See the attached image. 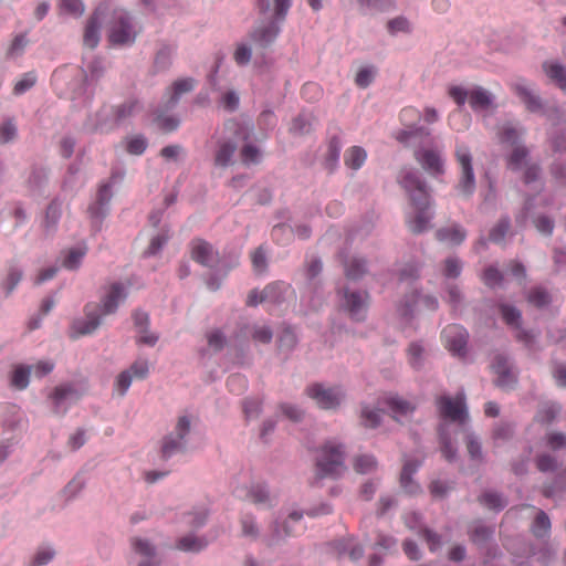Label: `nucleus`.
Listing matches in <instances>:
<instances>
[{
  "label": "nucleus",
  "instance_id": "nucleus-3",
  "mask_svg": "<svg viewBox=\"0 0 566 566\" xmlns=\"http://www.w3.org/2000/svg\"><path fill=\"white\" fill-rule=\"evenodd\" d=\"M345 470V452L342 444L327 441L317 449L315 455V478L317 480L324 478L336 479Z\"/></svg>",
  "mask_w": 566,
  "mask_h": 566
},
{
  "label": "nucleus",
  "instance_id": "nucleus-24",
  "mask_svg": "<svg viewBox=\"0 0 566 566\" xmlns=\"http://www.w3.org/2000/svg\"><path fill=\"white\" fill-rule=\"evenodd\" d=\"M513 90L526 105L528 111L537 112L541 109L542 104L539 98L532 93L524 81L514 83Z\"/></svg>",
  "mask_w": 566,
  "mask_h": 566
},
{
  "label": "nucleus",
  "instance_id": "nucleus-52",
  "mask_svg": "<svg viewBox=\"0 0 566 566\" xmlns=\"http://www.w3.org/2000/svg\"><path fill=\"white\" fill-rule=\"evenodd\" d=\"M380 422V410H371L364 407L361 410V423L366 428H376Z\"/></svg>",
  "mask_w": 566,
  "mask_h": 566
},
{
  "label": "nucleus",
  "instance_id": "nucleus-25",
  "mask_svg": "<svg viewBox=\"0 0 566 566\" xmlns=\"http://www.w3.org/2000/svg\"><path fill=\"white\" fill-rule=\"evenodd\" d=\"M419 465V462L412 460H407L403 463L400 474V484L401 488L409 494H413L419 490V485L411 479V475L417 471Z\"/></svg>",
  "mask_w": 566,
  "mask_h": 566
},
{
  "label": "nucleus",
  "instance_id": "nucleus-55",
  "mask_svg": "<svg viewBox=\"0 0 566 566\" xmlns=\"http://www.w3.org/2000/svg\"><path fill=\"white\" fill-rule=\"evenodd\" d=\"M292 234L293 229L286 224H277L272 229V238L280 244H285Z\"/></svg>",
  "mask_w": 566,
  "mask_h": 566
},
{
  "label": "nucleus",
  "instance_id": "nucleus-36",
  "mask_svg": "<svg viewBox=\"0 0 566 566\" xmlns=\"http://www.w3.org/2000/svg\"><path fill=\"white\" fill-rule=\"evenodd\" d=\"M87 252L86 247L72 248L66 252L63 259V266L69 270H75L80 266L82 259Z\"/></svg>",
  "mask_w": 566,
  "mask_h": 566
},
{
  "label": "nucleus",
  "instance_id": "nucleus-46",
  "mask_svg": "<svg viewBox=\"0 0 566 566\" xmlns=\"http://www.w3.org/2000/svg\"><path fill=\"white\" fill-rule=\"evenodd\" d=\"M500 311L504 322L507 325L518 327L521 321V313L517 308L511 305L502 304L500 305Z\"/></svg>",
  "mask_w": 566,
  "mask_h": 566
},
{
  "label": "nucleus",
  "instance_id": "nucleus-28",
  "mask_svg": "<svg viewBox=\"0 0 566 566\" xmlns=\"http://www.w3.org/2000/svg\"><path fill=\"white\" fill-rule=\"evenodd\" d=\"M237 150V144L231 140L220 143L219 148L214 156V165L219 167H227Z\"/></svg>",
  "mask_w": 566,
  "mask_h": 566
},
{
  "label": "nucleus",
  "instance_id": "nucleus-60",
  "mask_svg": "<svg viewBox=\"0 0 566 566\" xmlns=\"http://www.w3.org/2000/svg\"><path fill=\"white\" fill-rule=\"evenodd\" d=\"M133 380V375L130 374V370H124L122 371L115 381V389L118 391L120 396H124Z\"/></svg>",
  "mask_w": 566,
  "mask_h": 566
},
{
  "label": "nucleus",
  "instance_id": "nucleus-45",
  "mask_svg": "<svg viewBox=\"0 0 566 566\" xmlns=\"http://www.w3.org/2000/svg\"><path fill=\"white\" fill-rule=\"evenodd\" d=\"M85 10L82 0H61L60 11L65 14L81 17Z\"/></svg>",
  "mask_w": 566,
  "mask_h": 566
},
{
  "label": "nucleus",
  "instance_id": "nucleus-50",
  "mask_svg": "<svg viewBox=\"0 0 566 566\" xmlns=\"http://www.w3.org/2000/svg\"><path fill=\"white\" fill-rule=\"evenodd\" d=\"M503 279V274L499 271V269L494 266H489L488 269H485L482 275L483 283L490 287L501 285Z\"/></svg>",
  "mask_w": 566,
  "mask_h": 566
},
{
  "label": "nucleus",
  "instance_id": "nucleus-18",
  "mask_svg": "<svg viewBox=\"0 0 566 566\" xmlns=\"http://www.w3.org/2000/svg\"><path fill=\"white\" fill-rule=\"evenodd\" d=\"M284 287L285 285L282 283H272L265 286L261 292L253 290L248 295L247 305L255 306L266 301L274 303L280 302Z\"/></svg>",
  "mask_w": 566,
  "mask_h": 566
},
{
  "label": "nucleus",
  "instance_id": "nucleus-19",
  "mask_svg": "<svg viewBox=\"0 0 566 566\" xmlns=\"http://www.w3.org/2000/svg\"><path fill=\"white\" fill-rule=\"evenodd\" d=\"M280 22L271 19L265 24L256 27L251 33V39L262 48L270 45L280 33Z\"/></svg>",
  "mask_w": 566,
  "mask_h": 566
},
{
  "label": "nucleus",
  "instance_id": "nucleus-4",
  "mask_svg": "<svg viewBox=\"0 0 566 566\" xmlns=\"http://www.w3.org/2000/svg\"><path fill=\"white\" fill-rule=\"evenodd\" d=\"M137 29L129 14L124 10H115L108 28V41L113 45H129L135 42Z\"/></svg>",
  "mask_w": 566,
  "mask_h": 566
},
{
  "label": "nucleus",
  "instance_id": "nucleus-7",
  "mask_svg": "<svg viewBox=\"0 0 566 566\" xmlns=\"http://www.w3.org/2000/svg\"><path fill=\"white\" fill-rule=\"evenodd\" d=\"M440 416L454 422L463 423L468 419L464 394H458L454 398L440 396L437 399Z\"/></svg>",
  "mask_w": 566,
  "mask_h": 566
},
{
  "label": "nucleus",
  "instance_id": "nucleus-5",
  "mask_svg": "<svg viewBox=\"0 0 566 566\" xmlns=\"http://www.w3.org/2000/svg\"><path fill=\"white\" fill-rule=\"evenodd\" d=\"M455 159L460 168V177L457 189L462 196L469 197L475 190L472 155L469 147L465 145H458L455 149Z\"/></svg>",
  "mask_w": 566,
  "mask_h": 566
},
{
  "label": "nucleus",
  "instance_id": "nucleus-35",
  "mask_svg": "<svg viewBox=\"0 0 566 566\" xmlns=\"http://www.w3.org/2000/svg\"><path fill=\"white\" fill-rule=\"evenodd\" d=\"M21 279L22 271L13 264L9 265L7 274L1 281V285L6 290L7 294H10L17 287Z\"/></svg>",
  "mask_w": 566,
  "mask_h": 566
},
{
  "label": "nucleus",
  "instance_id": "nucleus-58",
  "mask_svg": "<svg viewBox=\"0 0 566 566\" xmlns=\"http://www.w3.org/2000/svg\"><path fill=\"white\" fill-rule=\"evenodd\" d=\"M127 370H130L133 378L144 379L148 376L149 365L146 359H137Z\"/></svg>",
  "mask_w": 566,
  "mask_h": 566
},
{
  "label": "nucleus",
  "instance_id": "nucleus-38",
  "mask_svg": "<svg viewBox=\"0 0 566 566\" xmlns=\"http://www.w3.org/2000/svg\"><path fill=\"white\" fill-rule=\"evenodd\" d=\"M551 521L547 514L538 511L532 525V532L536 537H544L549 533Z\"/></svg>",
  "mask_w": 566,
  "mask_h": 566
},
{
  "label": "nucleus",
  "instance_id": "nucleus-49",
  "mask_svg": "<svg viewBox=\"0 0 566 566\" xmlns=\"http://www.w3.org/2000/svg\"><path fill=\"white\" fill-rule=\"evenodd\" d=\"M423 347L418 343L410 344L408 348V361L412 368L419 369L422 366Z\"/></svg>",
  "mask_w": 566,
  "mask_h": 566
},
{
  "label": "nucleus",
  "instance_id": "nucleus-54",
  "mask_svg": "<svg viewBox=\"0 0 566 566\" xmlns=\"http://www.w3.org/2000/svg\"><path fill=\"white\" fill-rule=\"evenodd\" d=\"M375 77V70L371 66L360 69L355 77V83L361 88L369 86Z\"/></svg>",
  "mask_w": 566,
  "mask_h": 566
},
{
  "label": "nucleus",
  "instance_id": "nucleus-48",
  "mask_svg": "<svg viewBox=\"0 0 566 566\" xmlns=\"http://www.w3.org/2000/svg\"><path fill=\"white\" fill-rule=\"evenodd\" d=\"M510 230V220L507 218L501 219L490 231V240L500 243L505 238Z\"/></svg>",
  "mask_w": 566,
  "mask_h": 566
},
{
  "label": "nucleus",
  "instance_id": "nucleus-63",
  "mask_svg": "<svg viewBox=\"0 0 566 566\" xmlns=\"http://www.w3.org/2000/svg\"><path fill=\"white\" fill-rule=\"evenodd\" d=\"M147 147V142L142 136H136L128 139L126 149L132 155H142Z\"/></svg>",
  "mask_w": 566,
  "mask_h": 566
},
{
  "label": "nucleus",
  "instance_id": "nucleus-15",
  "mask_svg": "<svg viewBox=\"0 0 566 566\" xmlns=\"http://www.w3.org/2000/svg\"><path fill=\"white\" fill-rule=\"evenodd\" d=\"M496 375L495 385L502 389H512L516 384V375L511 369L507 359L502 355H496L491 365Z\"/></svg>",
  "mask_w": 566,
  "mask_h": 566
},
{
  "label": "nucleus",
  "instance_id": "nucleus-31",
  "mask_svg": "<svg viewBox=\"0 0 566 566\" xmlns=\"http://www.w3.org/2000/svg\"><path fill=\"white\" fill-rule=\"evenodd\" d=\"M544 71L546 75L555 82L562 90H566V71L558 63H545Z\"/></svg>",
  "mask_w": 566,
  "mask_h": 566
},
{
  "label": "nucleus",
  "instance_id": "nucleus-53",
  "mask_svg": "<svg viewBox=\"0 0 566 566\" xmlns=\"http://www.w3.org/2000/svg\"><path fill=\"white\" fill-rule=\"evenodd\" d=\"M462 271V263L458 258H448L444 261L443 275L446 277L455 279Z\"/></svg>",
  "mask_w": 566,
  "mask_h": 566
},
{
  "label": "nucleus",
  "instance_id": "nucleus-43",
  "mask_svg": "<svg viewBox=\"0 0 566 566\" xmlns=\"http://www.w3.org/2000/svg\"><path fill=\"white\" fill-rule=\"evenodd\" d=\"M36 74L34 72L24 73L14 84L13 94L22 95L31 87H33L36 83Z\"/></svg>",
  "mask_w": 566,
  "mask_h": 566
},
{
  "label": "nucleus",
  "instance_id": "nucleus-17",
  "mask_svg": "<svg viewBox=\"0 0 566 566\" xmlns=\"http://www.w3.org/2000/svg\"><path fill=\"white\" fill-rule=\"evenodd\" d=\"M417 161L421 167L432 176H439L444 172V164L441 155L432 149H424L415 153Z\"/></svg>",
  "mask_w": 566,
  "mask_h": 566
},
{
  "label": "nucleus",
  "instance_id": "nucleus-16",
  "mask_svg": "<svg viewBox=\"0 0 566 566\" xmlns=\"http://www.w3.org/2000/svg\"><path fill=\"white\" fill-rule=\"evenodd\" d=\"M292 6V0H258V8L265 18L284 21Z\"/></svg>",
  "mask_w": 566,
  "mask_h": 566
},
{
  "label": "nucleus",
  "instance_id": "nucleus-40",
  "mask_svg": "<svg viewBox=\"0 0 566 566\" xmlns=\"http://www.w3.org/2000/svg\"><path fill=\"white\" fill-rule=\"evenodd\" d=\"M206 545H207V542H205L203 539L188 535V536L181 537L177 542L176 547L184 552H199L203 547H206Z\"/></svg>",
  "mask_w": 566,
  "mask_h": 566
},
{
  "label": "nucleus",
  "instance_id": "nucleus-26",
  "mask_svg": "<svg viewBox=\"0 0 566 566\" xmlns=\"http://www.w3.org/2000/svg\"><path fill=\"white\" fill-rule=\"evenodd\" d=\"M493 97L482 87H475L469 92V104L473 111H485L492 106Z\"/></svg>",
  "mask_w": 566,
  "mask_h": 566
},
{
  "label": "nucleus",
  "instance_id": "nucleus-23",
  "mask_svg": "<svg viewBox=\"0 0 566 566\" xmlns=\"http://www.w3.org/2000/svg\"><path fill=\"white\" fill-rule=\"evenodd\" d=\"M436 237L441 242H446L451 245H459L464 241L467 234L460 226L453 224L439 229L436 232Z\"/></svg>",
  "mask_w": 566,
  "mask_h": 566
},
{
  "label": "nucleus",
  "instance_id": "nucleus-2",
  "mask_svg": "<svg viewBox=\"0 0 566 566\" xmlns=\"http://www.w3.org/2000/svg\"><path fill=\"white\" fill-rule=\"evenodd\" d=\"M401 186L408 192L411 211L408 212L406 222L408 229L419 234L430 228L433 213L429 210L431 201L427 186L415 172H407L401 177Z\"/></svg>",
  "mask_w": 566,
  "mask_h": 566
},
{
  "label": "nucleus",
  "instance_id": "nucleus-64",
  "mask_svg": "<svg viewBox=\"0 0 566 566\" xmlns=\"http://www.w3.org/2000/svg\"><path fill=\"white\" fill-rule=\"evenodd\" d=\"M54 557V551L50 547H42L40 548L33 560L32 566H42L48 564L52 558Z\"/></svg>",
  "mask_w": 566,
  "mask_h": 566
},
{
  "label": "nucleus",
  "instance_id": "nucleus-59",
  "mask_svg": "<svg viewBox=\"0 0 566 566\" xmlns=\"http://www.w3.org/2000/svg\"><path fill=\"white\" fill-rule=\"evenodd\" d=\"M157 126L165 133H170L178 128L179 120L172 116L157 115L155 118Z\"/></svg>",
  "mask_w": 566,
  "mask_h": 566
},
{
  "label": "nucleus",
  "instance_id": "nucleus-39",
  "mask_svg": "<svg viewBox=\"0 0 566 566\" xmlns=\"http://www.w3.org/2000/svg\"><path fill=\"white\" fill-rule=\"evenodd\" d=\"M31 368L29 366H18L11 376V385L17 389H25L29 385Z\"/></svg>",
  "mask_w": 566,
  "mask_h": 566
},
{
  "label": "nucleus",
  "instance_id": "nucleus-34",
  "mask_svg": "<svg viewBox=\"0 0 566 566\" xmlns=\"http://www.w3.org/2000/svg\"><path fill=\"white\" fill-rule=\"evenodd\" d=\"M524 134V132L517 129L511 123L504 124L499 132V138L502 144H507L511 146H516L518 139Z\"/></svg>",
  "mask_w": 566,
  "mask_h": 566
},
{
  "label": "nucleus",
  "instance_id": "nucleus-33",
  "mask_svg": "<svg viewBox=\"0 0 566 566\" xmlns=\"http://www.w3.org/2000/svg\"><path fill=\"white\" fill-rule=\"evenodd\" d=\"M528 150L523 145L514 146L511 155L507 157V167L512 170H518L526 165Z\"/></svg>",
  "mask_w": 566,
  "mask_h": 566
},
{
  "label": "nucleus",
  "instance_id": "nucleus-14",
  "mask_svg": "<svg viewBox=\"0 0 566 566\" xmlns=\"http://www.w3.org/2000/svg\"><path fill=\"white\" fill-rule=\"evenodd\" d=\"M80 397L81 392L71 384L55 387L50 395L55 413H64L67 409V403L78 400Z\"/></svg>",
  "mask_w": 566,
  "mask_h": 566
},
{
  "label": "nucleus",
  "instance_id": "nucleus-1",
  "mask_svg": "<svg viewBox=\"0 0 566 566\" xmlns=\"http://www.w3.org/2000/svg\"><path fill=\"white\" fill-rule=\"evenodd\" d=\"M127 297L126 287L119 282H113L102 287L99 304L88 303L84 307L85 317L72 323V336H83L95 332L104 316L114 314L120 302Z\"/></svg>",
  "mask_w": 566,
  "mask_h": 566
},
{
  "label": "nucleus",
  "instance_id": "nucleus-62",
  "mask_svg": "<svg viewBox=\"0 0 566 566\" xmlns=\"http://www.w3.org/2000/svg\"><path fill=\"white\" fill-rule=\"evenodd\" d=\"M251 261L255 272L263 273L266 269V258L262 247L251 253Z\"/></svg>",
  "mask_w": 566,
  "mask_h": 566
},
{
  "label": "nucleus",
  "instance_id": "nucleus-22",
  "mask_svg": "<svg viewBox=\"0 0 566 566\" xmlns=\"http://www.w3.org/2000/svg\"><path fill=\"white\" fill-rule=\"evenodd\" d=\"M135 326L138 328L140 337L139 343L154 346L158 340V337L154 334L148 333L149 316L143 311H136L133 314Z\"/></svg>",
  "mask_w": 566,
  "mask_h": 566
},
{
  "label": "nucleus",
  "instance_id": "nucleus-9",
  "mask_svg": "<svg viewBox=\"0 0 566 566\" xmlns=\"http://www.w3.org/2000/svg\"><path fill=\"white\" fill-rule=\"evenodd\" d=\"M317 406L322 409H334L340 405L344 398L343 391L338 387H324L321 384H314L306 389Z\"/></svg>",
  "mask_w": 566,
  "mask_h": 566
},
{
  "label": "nucleus",
  "instance_id": "nucleus-30",
  "mask_svg": "<svg viewBox=\"0 0 566 566\" xmlns=\"http://www.w3.org/2000/svg\"><path fill=\"white\" fill-rule=\"evenodd\" d=\"M366 157L367 154L364 148L359 146H353L345 153V165L356 170L364 165Z\"/></svg>",
  "mask_w": 566,
  "mask_h": 566
},
{
  "label": "nucleus",
  "instance_id": "nucleus-29",
  "mask_svg": "<svg viewBox=\"0 0 566 566\" xmlns=\"http://www.w3.org/2000/svg\"><path fill=\"white\" fill-rule=\"evenodd\" d=\"M418 302H421L428 310L434 311L438 308V300L436 297L427 295L419 298L418 294H412L411 301L406 303V305H403L402 307H399L401 316H409L413 311V306Z\"/></svg>",
  "mask_w": 566,
  "mask_h": 566
},
{
  "label": "nucleus",
  "instance_id": "nucleus-51",
  "mask_svg": "<svg viewBox=\"0 0 566 566\" xmlns=\"http://www.w3.org/2000/svg\"><path fill=\"white\" fill-rule=\"evenodd\" d=\"M527 300L534 306L542 307L548 304L551 298L544 289L535 287L528 293Z\"/></svg>",
  "mask_w": 566,
  "mask_h": 566
},
{
  "label": "nucleus",
  "instance_id": "nucleus-27",
  "mask_svg": "<svg viewBox=\"0 0 566 566\" xmlns=\"http://www.w3.org/2000/svg\"><path fill=\"white\" fill-rule=\"evenodd\" d=\"M132 546H133V549L137 554L148 558L147 560L142 562L138 566H156L157 565V563L154 560L155 548L148 541L136 537V538L132 539Z\"/></svg>",
  "mask_w": 566,
  "mask_h": 566
},
{
  "label": "nucleus",
  "instance_id": "nucleus-57",
  "mask_svg": "<svg viewBox=\"0 0 566 566\" xmlns=\"http://www.w3.org/2000/svg\"><path fill=\"white\" fill-rule=\"evenodd\" d=\"M207 342L214 352L221 350L226 345V337L219 329H213L207 334Z\"/></svg>",
  "mask_w": 566,
  "mask_h": 566
},
{
  "label": "nucleus",
  "instance_id": "nucleus-13",
  "mask_svg": "<svg viewBox=\"0 0 566 566\" xmlns=\"http://www.w3.org/2000/svg\"><path fill=\"white\" fill-rule=\"evenodd\" d=\"M189 247L191 259L197 263L203 266H213L218 262V252L208 241L196 238Z\"/></svg>",
  "mask_w": 566,
  "mask_h": 566
},
{
  "label": "nucleus",
  "instance_id": "nucleus-44",
  "mask_svg": "<svg viewBox=\"0 0 566 566\" xmlns=\"http://www.w3.org/2000/svg\"><path fill=\"white\" fill-rule=\"evenodd\" d=\"M139 109V104L136 101H127L115 108V118L116 120H125L135 115Z\"/></svg>",
  "mask_w": 566,
  "mask_h": 566
},
{
  "label": "nucleus",
  "instance_id": "nucleus-56",
  "mask_svg": "<svg viewBox=\"0 0 566 566\" xmlns=\"http://www.w3.org/2000/svg\"><path fill=\"white\" fill-rule=\"evenodd\" d=\"M387 28L390 34H396L398 32L408 33L411 30L409 21L403 17L391 19L388 21Z\"/></svg>",
  "mask_w": 566,
  "mask_h": 566
},
{
  "label": "nucleus",
  "instance_id": "nucleus-12",
  "mask_svg": "<svg viewBox=\"0 0 566 566\" xmlns=\"http://www.w3.org/2000/svg\"><path fill=\"white\" fill-rule=\"evenodd\" d=\"M343 306L353 319L363 321L368 306V294L345 290Z\"/></svg>",
  "mask_w": 566,
  "mask_h": 566
},
{
  "label": "nucleus",
  "instance_id": "nucleus-6",
  "mask_svg": "<svg viewBox=\"0 0 566 566\" xmlns=\"http://www.w3.org/2000/svg\"><path fill=\"white\" fill-rule=\"evenodd\" d=\"M420 112L412 107H405L400 112V120L407 127L397 133L396 139L405 145H409L413 140L422 142L424 138L430 137V130L424 127H413L412 125L420 119Z\"/></svg>",
  "mask_w": 566,
  "mask_h": 566
},
{
  "label": "nucleus",
  "instance_id": "nucleus-11",
  "mask_svg": "<svg viewBox=\"0 0 566 566\" xmlns=\"http://www.w3.org/2000/svg\"><path fill=\"white\" fill-rule=\"evenodd\" d=\"M468 336V332L458 324L448 325L442 331V339L446 348L458 356L465 354Z\"/></svg>",
  "mask_w": 566,
  "mask_h": 566
},
{
  "label": "nucleus",
  "instance_id": "nucleus-47",
  "mask_svg": "<svg viewBox=\"0 0 566 566\" xmlns=\"http://www.w3.org/2000/svg\"><path fill=\"white\" fill-rule=\"evenodd\" d=\"M493 534V530L490 527H486L482 524H476L470 532V539L474 544H483L485 543L490 536Z\"/></svg>",
  "mask_w": 566,
  "mask_h": 566
},
{
  "label": "nucleus",
  "instance_id": "nucleus-10",
  "mask_svg": "<svg viewBox=\"0 0 566 566\" xmlns=\"http://www.w3.org/2000/svg\"><path fill=\"white\" fill-rule=\"evenodd\" d=\"M109 11L107 3L99 4L87 20L84 30L83 42L90 49H95L99 43V29Z\"/></svg>",
  "mask_w": 566,
  "mask_h": 566
},
{
  "label": "nucleus",
  "instance_id": "nucleus-42",
  "mask_svg": "<svg viewBox=\"0 0 566 566\" xmlns=\"http://www.w3.org/2000/svg\"><path fill=\"white\" fill-rule=\"evenodd\" d=\"M377 468V461L373 455L363 454L354 460V469L356 472L365 474L374 471Z\"/></svg>",
  "mask_w": 566,
  "mask_h": 566
},
{
  "label": "nucleus",
  "instance_id": "nucleus-41",
  "mask_svg": "<svg viewBox=\"0 0 566 566\" xmlns=\"http://www.w3.org/2000/svg\"><path fill=\"white\" fill-rule=\"evenodd\" d=\"M479 500L482 505L494 511H501L506 506V501L494 492H485Z\"/></svg>",
  "mask_w": 566,
  "mask_h": 566
},
{
  "label": "nucleus",
  "instance_id": "nucleus-8",
  "mask_svg": "<svg viewBox=\"0 0 566 566\" xmlns=\"http://www.w3.org/2000/svg\"><path fill=\"white\" fill-rule=\"evenodd\" d=\"M190 431V420L188 417L182 416L179 417L175 432L165 437L161 444V454L163 458L167 459L171 457L174 453L184 450L185 437Z\"/></svg>",
  "mask_w": 566,
  "mask_h": 566
},
{
  "label": "nucleus",
  "instance_id": "nucleus-20",
  "mask_svg": "<svg viewBox=\"0 0 566 566\" xmlns=\"http://www.w3.org/2000/svg\"><path fill=\"white\" fill-rule=\"evenodd\" d=\"M384 402L392 412L396 420L410 416L416 409L415 403L394 394L386 395Z\"/></svg>",
  "mask_w": 566,
  "mask_h": 566
},
{
  "label": "nucleus",
  "instance_id": "nucleus-32",
  "mask_svg": "<svg viewBox=\"0 0 566 566\" xmlns=\"http://www.w3.org/2000/svg\"><path fill=\"white\" fill-rule=\"evenodd\" d=\"M245 497L255 505L266 506L271 503V497L268 490L261 484L252 485L247 491Z\"/></svg>",
  "mask_w": 566,
  "mask_h": 566
},
{
  "label": "nucleus",
  "instance_id": "nucleus-61",
  "mask_svg": "<svg viewBox=\"0 0 566 566\" xmlns=\"http://www.w3.org/2000/svg\"><path fill=\"white\" fill-rule=\"evenodd\" d=\"M227 386L230 391L241 394L247 388V379L240 374H234L228 378Z\"/></svg>",
  "mask_w": 566,
  "mask_h": 566
},
{
  "label": "nucleus",
  "instance_id": "nucleus-37",
  "mask_svg": "<svg viewBox=\"0 0 566 566\" xmlns=\"http://www.w3.org/2000/svg\"><path fill=\"white\" fill-rule=\"evenodd\" d=\"M345 275L349 280H357L366 273V264L364 260L353 258L345 262Z\"/></svg>",
  "mask_w": 566,
  "mask_h": 566
},
{
  "label": "nucleus",
  "instance_id": "nucleus-21",
  "mask_svg": "<svg viewBox=\"0 0 566 566\" xmlns=\"http://www.w3.org/2000/svg\"><path fill=\"white\" fill-rule=\"evenodd\" d=\"M195 87V81L190 77L180 78L172 83V85L166 91L165 106L167 108L174 107L182 94L191 92Z\"/></svg>",
  "mask_w": 566,
  "mask_h": 566
}]
</instances>
